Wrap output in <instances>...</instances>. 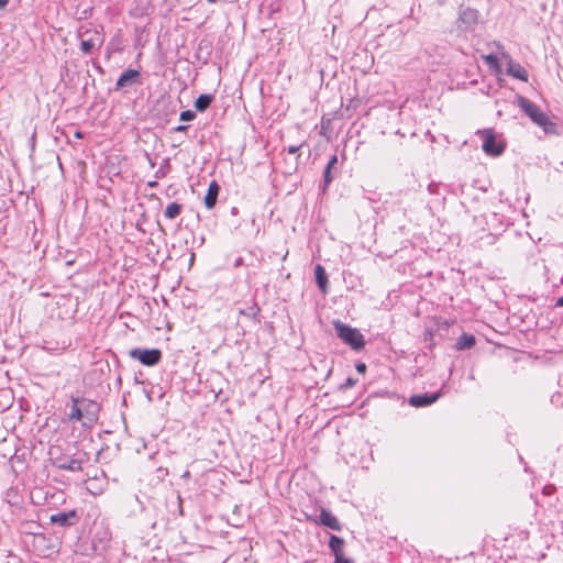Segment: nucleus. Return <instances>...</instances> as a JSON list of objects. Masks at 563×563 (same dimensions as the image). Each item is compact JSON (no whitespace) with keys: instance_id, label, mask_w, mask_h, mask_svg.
<instances>
[{"instance_id":"obj_2","label":"nucleus","mask_w":563,"mask_h":563,"mask_svg":"<svg viewBox=\"0 0 563 563\" xmlns=\"http://www.w3.org/2000/svg\"><path fill=\"white\" fill-rule=\"evenodd\" d=\"M336 335L353 350H361L365 345L363 334L355 328H352L340 320L333 321Z\"/></svg>"},{"instance_id":"obj_34","label":"nucleus","mask_w":563,"mask_h":563,"mask_svg":"<svg viewBox=\"0 0 563 563\" xmlns=\"http://www.w3.org/2000/svg\"><path fill=\"white\" fill-rule=\"evenodd\" d=\"M242 263H243V260L241 257H239V258L235 260V264L234 265L238 267V266L242 265Z\"/></svg>"},{"instance_id":"obj_11","label":"nucleus","mask_w":563,"mask_h":563,"mask_svg":"<svg viewBox=\"0 0 563 563\" xmlns=\"http://www.w3.org/2000/svg\"><path fill=\"white\" fill-rule=\"evenodd\" d=\"M54 465L59 470L79 472L82 470V460L76 457H70L68 460L57 459L54 462Z\"/></svg>"},{"instance_id":"obj_21","label":"nucleus","mask_w":563,"mask_h":563,"mask_svg":"<svg viewBox=\"0 0 563 563\" xmlns=\"http://www.w3.org/2000/svg\"><path fill=\"white\" fill-rule=\"evenodd\" d=\"M181 210L183 206L180 203L172 202L166 207L164 214L167 219L173 220L180 214Z\"/></svg>"},{"instance_id":"obj_30","label":"nucleus","mask_w":563,"mask_h":563,"mask_svg":"<svg viewBox=\"0 0 563 563\" xmlns=\"http://www.w3.org/2000/svg\"><path fill=\"white\" fill-rule=\"evenodd\" d=\"M563 399V395L556 394L552 396V401H561Z\"/></svg>"},{"instance_id":"obj_19","label":"nucleus","mask_w":563,"mask_h":563,"mask_svg":"<svg viewBox=\"0 0 563 563\" xmlns=\"http://www.w3.org/2000/svg\"><path fill=\"white\" fill-rule=\"evenodd\" d=\"M212 101H213L212 95H208V93L200 95L195 101V108L197 111L203 112L210 107Z\"/></svg>"},{"instance_id":"obj_1","label":"nucleus","mask_w":563,"mask_h":563,"mask_svg":"<svg viewBox=\"0 0 563 563\" xmlns=\"http://www.w3.org/2000/svg\"><path fill=\"white\" fill-rule=\"evenodd\" d=\"M518 107L530 118V120L542 128L547 134H558L556 124L549 119V117L537 106L523 96L517 98Z\"/></svg>"},{"instance_id":"obj_38","label":"nucleus","mask_w":563,"mask_h":563,"mask_svg":"<svg viewBox=\"0 0 563 563\" xmlns=\"http://www.w3.org/2000/svg\"><path fill=\"white\" fill-rule=\"evenodd\" d=\"M190 476V473L187 471L185 472V474L183 475V477H189Z\"/></svg>"},{"instance_id":"obj_17","label":"nucleus","mask_w":563,"mask_h":563,"mask_svg":"<svg viewBox=\"0 0 563 563\" xmlns=\"http://www.w3.org/2000/svg\"><path fill=\"white\" fill-rule=\"evenodd\" d=\"M71 406L70 410L68 412V420L69 421H80L84 419V413L81 411V408L79 407V397L71 396L70 397Z\"/></svg>"},{"instance_id":"obj_23","label":"nucleus","mask_w":563,"mask_h":563,"mask_svg":"<svg viewBox=\"0 0 563 563\" xmlns=\"http://www.w3.org/2000/svg\"><path fill=\"white\" fill-rule=\"evenodd\" d=\"M196 118V113L192 110H185L180 112L179 119L181 121H191Z\"/></svg>"},{"instance_id":"obj_27","label":"nucleus","mask_w":563,"mask_h":563,"mask_svg":"<svg viewBox=\"0 0 563 563\" xmlns=\"http://www.w3.org/2000/svg\"><path fill=\"white\" fill-rule=\"evenodd\" d=\"M334 563H351V561L341 554L335 556Z\"/></svg>"},{"instance_id":"obj_33","label":"nucleus","mask_w":563,"mask_h":563,"mask_svg":"<svg viewBox=\"0 0 563 563\" xmlns=\"http://www.w3.org/2000/svg\"><path fill=\"white\" fill-rule=\"evenodd\" d=\"M147 185H148V187H151V188H155V187H157V186H158V183H157L156 180H153V181H148V184H147Z\"/></svg>"},{"instance_id":"obj_3","label":"nucleus","mask_w":563,"mask_h":563,"mask_svg":"<svg viewBox=\"0 0 563 563\" xmlns=\"http://www.w3.org/2000/svg\"><path fill=\"white\" fill-rule=\"evenodd\" d=\"M129 356L145 366H154L162 361L163 354L159 349L134 347L129 351Z\"/></svg>"},{"instance_id":"obj_28","label":"nucleus","mask_w":563,"mask_h":563,"mask_svg":"<svg viewBox=\"0 0 563 563\" xmlns=\"http://www.w3.org/2000/svg\"><path fill=\"white\" fill-rule=\"evenodd\" d=\"M355 368L361 374H364L366 372V365L364 363L356 364Z\"/></svg>"},{"instance_id":"obj_6","label":"nucleus","mask_w":563,"mask_h":563,"mask_svg":"<svg viewBox=\"0 0 563 563\" xmlns=\"http://www.w3.org/2000/svg\"><path fill=\"white\" fill-rule=\"evenodd\" d=\"M80 520V516L77 510L73 509L69 511H62L54 514L49 517V522L63 528H68L77 525Z\"/></svg>"},{"instance_id":"obj_4","label":"nucleus","mask_w":563,"mask_h":563,"mask_svg":"<svg viewBox=\"0 0 563 563\" xmlns=\"http://www.w3.org/2000/svg\"><path fill=\"white\" fill-rule=\"evenodd\" d=\"M81 37L80 49L84 54H90L95 48L102 46L104 36L98 29L86 30L79 33Z\"/></svg>"},{"instance_id":"obj_13","label":"nucleus","mask_w":563,"mask_h":563,"mask_svg":"<svg viewBox=\"0 0 563 563\" xmlns=\"http://www.w3.org/2000/svg\"><path fill=\"white\" fill-rule=\"evenodd\" d=\"M507 73L509 76L517 78L521 81H528V71L519 63L509 60L507 65Z\"/></svg>"},{"instance_id":"obj_5","label":"nucleus","mask_w":563,"mask_h":563,"mask_svg":"<svg viewBox=\"0 0 563 563\" xmlns=\"http://www.w3.org/2000/svg\"><path fill=\"white\" fill-rule=\"evenodd\" d=\"M483 136V151L487 155L499 156L505 151V145L496 142L495 134L492 130H484L481 132Z\"/></svg>"},{"instance_id":"obj_9","label":"nucleus","mask_w":563,"mask_h":563,"mask_svg":"<svg viewBox=\"0 0 563 563\" xmlns=\"http://www.w3.org/2000/svg\"><path fill=\"white\" fill-rule=\"evenodd\" d=\"M440 397V393L433 394H421V395H412L409 398V405L416 408L426 407L433 402H435Z\"/></svg>"},{"instance_id":"obj_8","label":"nucleus","mask_w":563,"mask_h":563,"mask_svg":"<svg viewBox=\"0 0 563 563\" xmlns=\"http://www.w3.org/2000/svg\"><path fill=\"white\" fill-rule=\"evenodd\" d=\"M141 74L136 69H126L122 73L115 84V90H120L124 87L132 86L140 81Z\"/></svg>"},{"instance_id":"obj_14","label":"nucleus","mask_w":563,"mask_h":563,"mask_svg":"<svg viewBox=\"0 0 563 563\" xmlns=\"http://www.w3.org/2000/svg\"><path fill=\"white\" fill-rule=\"evenodd\" d=\"M320 522L321 525L332 529V530H335V531H340L341 530V525L339 522V520L336 519L335 516H333L329 510L327 509H321V512H320Z\"/></svg>"},{"instance_id":"obj_39","label":"nucleus","mask_w":563,"mask_h":563,"mask_svg":"<svg viewBox=\"0 0 563 563\" xmlns=\"http://www.w3.org/2000/svg\"><path fill=\"white\" fill-rule=\"evenodd\" d=\"M207 1L210 2V3L217 2V0H207Z\"/></svg>"},{"instance_id":"obj_29","label":"nucleus","mask_w":563,"mask_h":563,"mask_svg":"<svg viewBox=\"0 0 563 563\" xmlns=\"http://www.w3.org/2000/svg\"><path fill=\"white\" fill-rule=\"evenodd\" d=\"M188 130V125H178L174 129L176 132H185Z\"/></svg>"},{"instance_id":"obj_31","label":"nucleus","mask_w":563,"mask_h":563,"mask_svg":"<svg viewBox=\"0 0 563 563\" xmlns=\"http://www.w3.org/2000/svg\"><path fill=\"white\" fill-rule=\"evenodd\" d=\"M165 176V173L163 172L162 167L155 173L156 178H162Z\"/></svg>"},{"instance_id":"obj_16","label":"nucleus","mask_w":563,"mask_h":563,"mask_svg":"<svg viewBox=\"0 0 563 563\" xmlns=\"http://www.w3.org/2000/svg\"><path fill=\"white\" fill-rule=\"evenodd\" d=\"M314 276H316V283H317L319 289L323 294H327V291H328V275L322 265L318 264L314 267Z\"/></svg>"},{"instance_id":"obj_36","label":"nucleus","mask_w":563,"mask_h":563,"mask_svg":"<svg viewBox=\"0 0 563 563\" xmlns=\"http://www.w3.org/2000/svg\"><path fill=\"white\" fill-rule=\"evenodd\" d=\"M158 471H161L163 473V475H167L168 474V471L166 468H159Z\"/></svg>"},{"instance_id":"obj_7","label":"nucleus","mask_w":563,"mask_h":563,"mask_svg":"<svg viewBox=\"0 0 563 563\" xmlns=\"http://www.w3.org/2000/svg\"><path fill=\"white\" fill-rule=\"evenodd\" d=\"M79 407L84 413V419H86L89 423H92L98 420L100 405L95 401L87 399L85 397H79Z\"/></svg>"},{"instance_id":"obj_15","label":"nucleus","mask_w":563,"mask_h":563,"mask_svg":"<svg viewBox=\"0 0 563 563\" xmlns=\"http://www.w3.org/2000/svg\"><path fill=\"white\" fill-rule=\"evenodd\" d=\"M459 20L466 25H474L478 21V11L472 8L460 10Z\"/></svg>"},{"instance_id":"obj_22","label":"nucleus","mask_w":563,"mask_h":563,"mask_svg":"<svg viewBox=\"0 0 563 563\" xmlns=\"http://www.w3.org/2000/svg\"><path fill=\"white\" fill-rule=\"evenodd\" d=\"M261 309L260 307L257 306V303H253L252 306H250L249 308L246 309H241L239 311L240 314H243L245 317H249V318H252V319H255L257 317V314L260 313Z\"/></svg>"},{"instance_id":"obj_35","label":"nucleus","mask_w":563,"mask_h":563,"mask_svg":"<svg viewBox=\"0 0 563 563\" xmlns=\"http://www.w3.org/2000/svg\"><path fill=\"white\" fill-rule=\"evenodd\" d=\"M556 306L559 307H563V296L561 298L558 299L556 301Z\"/></svg>"},{"instance_id":"obj_26","label":"nucleus","mask_w":563,"mask_h":563,"mask_svg":"<svg viewBox=\"0 0 563 563\" xmlns=\"http://www.w3.org/2000/svg\"><path fill=\"white\" fill-rule=\"evenodd\" d=\"M356 384V379L352 377H347L345 383L342 385L343 388H350L353 387Z\"/></svg>"},{"instance_id":"obj_25","label":"nucleus","mask_w":563,"mask_h":563,"mask_svg":"<svg viewBox=\"0 0 563 563\" xmlns=\"http://www.w3.org/2000/svg\"><path fill=\"white\" fill-rule=\"evenodd\" d=\"M303 144H305V142H302L301 144H298V145H290L287 147V152L289 154H297Z\"/></svg>"},{"instance_id":"obj_37","label":"nucleus","mask_w":563,"mask_h":563,"mask_svg":"<svg viewBox=\"0 0 563 563\" xmlns=\"http://www.w3.org/2000/svg\"><path fill=\"white\" fill-rule=\"evenodd\" d=\"M75 136L76 137H82V133L78 131V132L75 133Z\"/></svg>"},{"instance_id":"obj_10","label":"nucleus","mask_w":563,"mask_h":563,"mask_svg":"<svg viewBox=\"0 0 563 563\" xmlns=\"http://www.w3.org/2000/svg\"><path fill=\"white\" fill-rule=\"evenodd\" d=\"M336 164H338V156L332 155L324 168V172H323V190H325L328 188V186L332 183L334 177L339 174Z\"/></svg>"},{"instance_id":"obj_12","label":"nucleus","mask_w":563,"mask_h":563,"mask_svg":"<svg viewBox=\"0 0 563 563\" xmlns=\"http://www.w3.org/2000/svg\"><path fill=\"white\" fill-rule=\"evenodd\" d=\"M220 192V186L216 180H212L208 187L207 194L203 198L205 206L208 209H212L216 203Z\"/></svg>"},{"instance_id":"obj_24","label":"nucleus","mask_w":563,"mask_h":563,"mask_svg":"<svg viewBox=\"0 0 563 563\" xmlns=\"http://www.w3.org/2000/svg\"><path fill=\"white\" fill-rule=\"evenodd\" d=\"M485 60L489 64V65H497L498 64V58L496 55L494 54H489V55H486L485 57Z\"/></svg>"},{"instance_id":"obj_20","label":"nucleus","mask_w":563,"mask_h":563,"mask_svg":"<svg viewBox=\"0 0 563 563\" xmlns=\"http://www.w3.org/2000/svg\"><path fill=\"white\" fill-rule=\"evenodd\" d=\"M329 548L333 552L334 556L343 554L344 540L338 536H331L329 541Z\"/></svg>"},{"instance_id":"obj_18","label":"nucleus","mask_w":563,"mask_h":563,"mask_svg":"<svg viewBox=\"0 0 563 563\" xmlns=\"http://www.w3.org/2000/svg\"><path fill=\"white\" fill-rule=\"evenodd\" d=\"M475 343H476V339L473 334L463 333L459 336V339L455 343V349L457 351L471 349L475 345Z\"/></svg>"},{"instance_id":"obj_32","label":"nucleus","mask_w":563,"mask_h":563,"mask_svg":"<svg viewBox=\"0 0 563 563\" xmlns=\"http://www.w3.org/2000/svg\"><path fill=\"white\" fill-rule=\"evenodd\" d=\"M9 3V0H0V10H3Z\"/></svg>"}]
</instances>
